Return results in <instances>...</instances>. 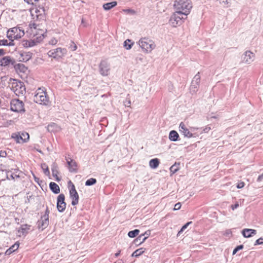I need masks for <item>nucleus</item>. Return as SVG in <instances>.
<instances>
[{"label":"nucleus","instance_id":"f257e3e1","mask_svg":"<svg viewBox=\"0 0 263 263\" xmlns=\"http://www.w3.org/2000/svg\"><path fill=\"white\" fill-rule=\"evenodd\" d=\"M8 86L18 97L23 96L26 92V87L24 82L16 79L10 78Z\"/></svg>","mask_w":263,"mask_h":263},{"label":"nucleus","instance_id":"bb28decb","mask_svg":"<svg viewBox=\"0 0 263 263\" xmlns=\"http://www.w3.org/2000/svg\"><path fill=\"white\" fill-rule=\"evenodd\" d=\"M179 137V134L175 130H171L169 134V139L172 141H177Z\"/></svg>","mask_w":263,"mask_h":263},{"label":"nucleus","instance_id":"864d4df0","mask_svg":"<svg viewBox=\"0 0 263 263\" xmlns=\"http://www.w3.org/2000/svg\"><path fill=\"white\" fill-rule=\"evenodd\" d=\"M239 206V203L236 202L234 204L231 205V207L232 210H234Z\"/></svg>","mask_w":263,"mask_h":263},{"label":"nucleus","instance_id":"680f3d73","mask_svg":"<svg viewBox=\"0 0 263 263\" xmlns=\"http://www.w3.org/2000/svg\"><path fill=\"white\" fill-rule=\"evenodd\" d=\"M5 54V50L3 49H0V57Z\"/></svg>","mask_w":263,"mask_h":263},{"label":"nucleus","instance_id":"49530a36","mask_svg":"<svg viewBox=\"0 0 263 263\" xmlns=\"http://www.w3.org/2000/svg\"><path fill=\"white\" fill-rule=\"evenodd\" d=\"M8 45V41L6 39L0 40V46H7Z\"/></svg>","mask_w":263,"mask_h":263},{"label":"nucleus","instance_id":"f3484780","mask_svg":"<svg viewBox=\"0 0 263 263\" xmlns=\"http://www.w3.org/2000/svg\"><path fill=\"white\" fill-rule=\"evenodd\" d=\"M13 67L17 73H26L28 70L27 67H26L24 64L21 63H16L15 60V64L13 65Z\"/></svg>","mask_w":263,"mask_h":263},{"label":"nucleus","instance_id":"6e6552de","mask_svg":"<svg viewBox=\"0 0 263 263\" xmlns=\"http://www.w3.org/2000/svg\"><path fill=\"white\" fill-rule=\"evenodd\" d=\"M10 109L12 111L18 113H22L25 111L23 102L18 99L11 101Z\"/></svg>","mask_w":263,"mask_h":263},{"label":"nucleus","instance_id":"ea45409f","mask_svg":"<svg viewBox=\"0 0 263 263\" xmlns=\"http://www.w3.org/2000/svg\"><path fill=\"white\" fill-rule=\"evenodd\" d=\"M192 223V221H190L187 222L186 224H185L184 226H182L180 230L178 232L177 235H180L183 231H184L187 227Z\"/></svg>","mask_w":263,"mask_h":263},{"label":"nucleus","instance_id":"20e7f679","mask_svg":"<svg viewBox=\"0 0 263 263\" xmlns=\"http://www.w3.org/2000/svg\"><path fill=\"white\" fill-rule=\"evenodd\" d=\"M186 18L187 16H184V13L176 10L171 16L169 21L172 27H176L181 25Z\"/></svg>","mask_w":263,"mask_h":263},{"label":"nucleus","instance_id":"1a4fd4ad","mask_svg":"<svg viewBox=\"0 0 263 263\" xmlns=\"http://www.w3.org/2000/svg\"><path fill=\"white\" fill-rule=\"evenodd\" d=\"M33 100L36 103L41 105H47L49 101L46 93L43 90L35 95L33 97Z\"/></svg>","mask_w":263,"mask_h":263},{"label":"nucleus","instance_id":"cd10ccee","mask_svg":"<svg viewBox=\"0 0 263 263\" xmlns=\"http://www.w3.org/2000/svg\"><path fill=\"white\" fill-rule=\"evenodd\" d=\"M159 163V160L158 158H154L149 161V165L151 168L155 169L158 167Z\"/></svg>","mask_w":263,"mask_h":263},{"label":"nucleus","instance_id":"39448f33","mask_svg":"<svg viewBox=\"0 0 263 263\" xmlns=\"http://www.w3.org/2000/svg\"><path fill=\"white\" fill-rule=\"evenodd\" d=\"M67 53V50L65 48L58 47L49 50L47 55L49 58H52L57 61L62 59Z\"/></svg>","mask_w":263,"mask_h":263},{"label":"nucleus","instance_id":"338daca9","mask_svg":"<svg viewBox=\"0 0 263 263\" xmlns=\"http://www.w3.org/2000/svg\"><path fill=\"white\" fill-rule=\"evenodd\" d=\"M114 263H124V262L122 260H120L118 262H115Z\"/></svg>","mask_w":263,"mask_h":263},{"label":"nucleus","instance_id":"0eeeda50","mask_svg":"<svg viewBox=\"0 0 263 263\" xmlns=\"http://www.w3.org/2000/svg\"><path fill=\"white\" fill-rule=\"evenodd\" d=\"M50 213L49 209L48 207H46L45 213L42 215L41 219L37 221V227L41 230H44L46 228L49 223V215Z\"/></svg>","mask_w":263,"mask_h":263},{"label":"nucleus","instance_id":"dca6fc26","mask_svg":"<svg viewBox=\"0 0 263 263\" xmlns=\"http://www.w3.org/2000/svg\"><path fill=\"white\" fill-rule=\"evenodd\" d=\"M179 132L182 134L184 137L187 138L195 137V135L194 134L192 133L191 130L186 128L185 125L183 123L181 122L179 125Z\"/></svg>","mask_w":263,"mask_h":263},{"label":"nucleus","instance_id":"a19ab883","mask_svg":"<svg viewBox=\"0 0 263 263\" xmlns=\"http://www.w3.org/2000/svg\"><path fill=\"white\" fill-rule=\"evenodd\" d=\"M211 129V128L209 126H206L204 128H200V133H208L210 130Z\"/></svg>","mask_w":263,"mask_h":263},{"label":"nucleus","instance_id":"69168bd1","mask_svg":"<svg viewBox=\"0 0 263 263\" xmlns=\"http://www.w3.org/2000/svg\"><path fill=\"white\" fill-rule=\"evenodd\" d=\"M120 253H121V250H119L117 253H116L115 254V257H118V256L120 255Z\"/></svg>","mask_w":263,"mask_h":263},{"label":"nucleus","instance_id":"423d86ee","mask_svg":"<svg viewBox=\"0 0 263 263\" xmlns=\"http://www.w3.org/2000/svg\"><path fill=\"white\" fill-rule=\"evenodd\" d=\"M139 45L142 50L146 52H150L156 47L154 43L146 37L141 39L139 41Z\"/></svg>","mask_w":263,"mask_h":263},{"label":"nucleus","instance_id":"5fc2aeb1","mask_svg":"<svg viewBox=\"0 0 263 263\" xmlns=\"http://www.w3.org/2000/svg\"><path fill=\"white\" fill-rule=\"evenodd\" d=\"M151 234V232L149 231H146L144 233L142 234L141 235H144L143 237H146V239Z\"/></svg>","mask_w":263,"mask_h":263},{"label":"nucleus","instance_id":"0e129e2a","mask_svg":"<svg viewBox=\"0 0 263 263\" xmlns=\"http://www.w3.org/2000/svg\"><path fill=\"white\" fill-rule=\"evenodd\" d=\"M33 177H34V181L37 182V183L39 184V178H38L37 177H36L34 175H33Z\"/></svg>","mask_w":263,"mask_h":263},{"label":"nucleus","instance_id":"72a5a7b5","mask_svg":"<svg viewBox=\"0 0 263 263\" xmlns=\"http://www.w3.org/2000/svg\"><path fill=\"white\" fill-rule=\"evenodd\" d=\"M41 168L43 170L44 173L46 176H49L50 175L48 166L45 163L41 164Z\"/></svg>","mask_w":263,"mask_h":263},{"label":"nucleus","instance_id":"a211bd4d","mask_svg":"<svg viewBox=\"0 0 263 263\" xmlns=\"http://www.w3.org/2000/svg\"><path fill=\"white\" fill-rule=\"evenodd\" d=\"M20 55L19 61L26 62L32 58V53L30 52H23L20 53Z\"/></svg>","mask_w":263,"mask_h":263},{"label":"nucleus","instance_id":"8fccbe9b","mask_svg":"<svg viewBox=\"0 0 263 263\" xmlns=\"http://www.w3.org/2000/svg\"><path fill=\"white\" fill-rule=\"evenodd\" d=\"M263 243V238H259L255 242V245H261Z\"/></svg>","mask_w":263,"mask_h":263},{"label":"nucleus","instance_id":"6e6d98bb","mask_svg":"<svg viewBox=\"0 0 263 263\" xmlns=\"http://www.w3.org/2000/svg\"><path fill=\"white\" fill-rule=\"evenodd\" d=\"M7 153L5 151H0V157H5Z\"/></svg>","mask_w":263,"mask_h":263},{"label":"nucleus","instance_id":"7c9ffc66","mask_svg":"<svg viewBox=\"0 0 263 263\" xmlns=\"http://www.w3.org/2000/svg\"><path fill=\"white\" fill-rule=\"evenodd\" d=\"M144 235H140L136 239L134 240V243L136 245H140L145 241L146 237H143Z\"/></svg>","mask_w":263,"mask_h":263},{"label":"nucleus","instance_id":"e433bc0d","mask_svg":"<svg viewBox=\"0 0 263 263\" xmlns=\"http://www.w3.org/2000/svg\"><path fill=\"white\" fill-rule=\"evenodd\" d=\"M97 182V180L95 178H90L86 180L85 182V185L86 186H90L92 185L95 184Z\"/></svg>","mask_w":263,"mask_h":263},{"label":"nucleus","instance_id":"c85d7f7f","mask_svg":"<svg viewBox=\"0 0 263 263\" xmlns=\"http://www.w3.org/2000/svg\"><path fill=\"white\" fill-rule=\"evenodd\" d=\"M22 34H20L19 35L17 34H14L12 32H10L9 31V30L8 29L7 32V37L11 41V40H18L22 37Z\"/></svg>","mask_w":263,"mask_h":263},{"label":"nucleus","instance_id":"5701e85b","mask_svg":"<svg viewBox=\"0 0 263 263\" xmlns=\"http://www.w3.org/2000/svg\"><path fill=\"white\" fill-rule=\"evenodd\" d=\"M30 226L28 224H23L21 226L20 229L18 230V235H25L27 233V231L30 229Z\"/></svg>","mask_w":263,"mask_h":263},{"label":"nucleus","instance_id":"4c0bfd02","mask_svg":"<svg viewBox=\"0 0 263 263\" xmlns=\"http://www.w3.org/2000/svg\"><path fill=\"white\" fill-rule=\"evenodd\" d=\"M12 138L15 140V141L20 143V141L21 140V136L19 133H13L11 135Z\"/></svg>","mask_w":263,"mask_h":263},{"label":"nucleus","instance_id":"f8f14e48","mask_svg":"<svg viewBox=\"0 0 263 263\" xmlns=\"http://www.w3.org/2000/svg\"><path fill=\"white\" fill-rule=\"evenodd\" d=\"M66 204L65 202V196L63 194H60L57 198V207L59 212H63L65 211Z\"/></svg>","mask_w":263,"mask_h":263},{"label":"nucleus","instance_id":"bf43d9fd","mask_svg":"<svg viewBox=\"0 0 263 263\" xmlns=\"http://www.w3.org/2000/svg\"><path fill=\"white\" fill-rule=\"evenodd\" d=\"M263 180V174L259 175L257 178V181L260 182Z\"/></svg>","mask_w":263,"mask_h":263},{"label":"nucleus","instance_id":"f03ea898","mask_svg":"<svg viewBox=\"0 0 263 263\" xmlns=\"http://www.w3.org/2000/svg\"><path fill=\"white\" fill-rule=\"evenodd\" d=\"M30 11L33 19L37 21H44L46 18L45 9L44 7L38 3L34 4L30 8Z\"/></svg>","mask_w":263,"mask_h":263},{"label":"nucleus","instance_id":"9d476101","mask_svg":"<svg viewBox=\"0 0 263 263\" xmlns=\"http://www.w3.org/2000/svg\"><path fill=\"white\" fill-rule=\"evenodd\" d=\"M200 82V76L199 72H198L192 81L190 88V91L192 95L195 94L198 91V88Z\"/></svg>","mask_w":263,"mask_h":263},{"label":"nucleus","instance_id":"b1692460","mask_svg":"<svg viewBox=\"0 0 263 263\" xmlns=\"http://www.w3.org/2000/svg\"><path fill=\"white\" fill-rule=\"evenodd\" d=\"M20 243L18 242H16L14 245H13L11 247H10L8 249H7L5 252V254L7 255H9L14 252L15 251L17 250L19 247Z\"/></svg>","mask_w":263,"mask_h":263},{"label":"nucleus","instance_id":"9b49d317","mask_svg":"<svg viewBox=\"0 0 263 263\" xmlns=\"http://www.w3.org/2000/svg\"><path fill=\"white\" fill-rule=\"evenodd\" d=\"M110 65L105 60H103L99 64V72L102 76H107L110 72Z\"/></svg>","mask_w":263,"mask_h":263},{"label":"nucleus","instance_id":"f704fd0d","mask_svg":"<svg viewBox=\"0 0 263 263\" xmlns=\"http://www.w3.org/2000/svg\"><path fill=\"white\" fill-rule=\"evenodd\" d=\"M179 163H175L174 165H173L170 168L171 172L172 174H175L176 173L179 169Z\"/></svg>","mask_w":263,"mask_h":263},{"label":"nucleus","instance_id":"a18cd8bd","mask_svg":"<svg viewBox=\"0 0 263 263\" xmlns=\"http://www.w3.org/2000/svg\"><path fill=\"white\" fill-rule=\"evenodd\" d=\"M69 48L73 51L77 50V46L73 41H71V44L69 46Z\"/></svg>","mask_w":263,"mask_h":263},{"label":"nucleus","instance_id":"a878e982","mask_svg":"<svg viewBox=\"0 0 263 263\" xmlns=\"http://www.w3.org/2000/svg\"><path fill=\"white\" fill-rule=\"evenodd\" d=\"M9 31H10V32H12L14 34H17L18 35H19L20 34H21V33H22V37L25 34L24 30H22L20 27H13L12 28L9 29Z\"/></svg>","mask_w":263,"mask_h":263},{"label":"nucleus","instance_id":"3c124183","mask_svg":"<svg viewBox=\"0 0 263 263\" xmlns=\"http://www.w3.org/2000/svg\"><path fill=\"white\" fill-rule=\"evenodd\" d=\"M181 204L180 202H178L175 204L174 210H178L181 208Z\"/></svg>","mask_w":263,"mask_h":263},{"label":"nucleus","instance_id":"09e8293b","mask_svg":"<svg viewBox=\"0 0 263 263\" xmlns=\"http://www.w3.org/2000/svg\"><path fill=\"white\" fill-rule=\"evenodd\" d=\"M9 79L10 78H8V77L7 76L2 77L1 78V82L2 83H3V82L5 83V82H8Z\"/></svg>","mask_w":263,"mask_h":263},{"label":"nucleus","instance_id":"603ef678","mask_svg":"<svg viewBox=\"0 0 263 263\" xmlns=\"http://www.w3.org/2000/svg\"><path fill=\"white\" fill-rule=\"evenodd\" d=\"M17 172L16 173H12L11 175H10V178L12 179H14L15 178H19L20 177V176L18 174H16Z\"/></svg>","mask_w":263,"mask_h":263},{"label":"nucleus","instance_id":"6ab92c4d","mask_svg":"<svg viewBox=\"0 0 263 263\" xmlns=\"http://www.w3.org/2000/svg\"><path fill=\"white\" fill-rule=\"evenodd\" d=\"M52 176L55 178L57 181L59 182L61 180V178L58 177V174H59V167L58 164L53 162L51 166Z\"/></svg>","mask_w":263,"mask_h":263},{"label":"nucleus","instance_id":"79ce46f5","mask_svg":"<svg viewBox=\"0 0 263 263\" xmlns=\"http://www.w3.org/2000/svg\"><path fill=\"white\" fill-rule=\"evenodd\" d=\"M39 42V41H35V40H29V42H28L29 47H33V46L36 45V44Z\"/></svg>","mask_w":263,"mask_h":263},{"label":"nucleus","instance_id":"c756f323","mask_svg":"<svg viewBox=\"0 0 263 263\" xmlns=\"http://www.w3.org/2000/svg\"><path fill=\"white\" fill-rule=\"evenodd\" d=\"M50 189L54 194H58L60 192V189L59 185L54 182H51L49 184Z\"/></svg>","mask_w":263,"mask_h":263},{"label":"nucleus","instance_id":"ddd939ff","mask_svg":"<svg viewBox=\"0 0 263 263\" xmlns=\"http://www.w3.org/2000/svg\"><path fill=\"white\" fill-rule=\"evenodd\" d=\"M255 58L254 54L250 51H246L242 56V62L245 64H251Z\"/></svg>","mask_w":263,"mask_h":263},{"label":"nucleus","instance_id":"de8ad7c7","mask_svg":"<svg viewBox=\"0 0 263 263\" xmlns=\"http://www.w3.org/2000/svg\"><path fill=\"white\" fill-rule=\"evenodd\" d=\"M28 42L29 40H23L22 42V46L25 48L29 47Z\"/></svg>","mask_w":263,"mask_h":263},{"label":"nucleus","instance_id":"4d7b16f0","mask_svg":"<svg viewBox=\"0 0 263 263\" xmlns=\"http://www.w3.org/2000/svg\"><path fill=\"white\" fill-rule=\"evenodd\" d=\"M198 129L200 130V128H197V127H190V130H191V132L192 133L193 132H196L197 130H198Z\"/></svg>","mask_w":263,"mask_h":263},{"label":"nucleus","instance_id":"4be33fe9","mask_svg":"<svg viewBox=\"0 0 263 263\" xmlns=\"http://www.w3.org/2000/svg\"><path fill=\"white\" fill-rule=\"evenodd\" d=\"M67 162L68 165L69 170L70 172H77V163L73 160H67Z\"/></svg>","mask_w":263,"mask_h":263},{"label":"nucleus","instance_id":"473e14b6","mask_svg":"<svg viewBox=\"0 0 263 263\" xmlns=\"http://www.w3.org/2000/svg\"><path fill=\"white\" fill-rule=\"evenodd\" d=\"M144 252V250L143 248H140L137 250H136L135 251H134L132 254V257H137L142 254Z\"/></svg>","mask_w":263,"mask_h":263},{"label":"nucleus","instance_id":"7ed1b4c3","mask_svg":"<svg viewBox=\"0 0 263 263\" xmlns=\"http://www.w3.org/2000/svg\"><path fill=\"white\" fill-rule=\"evenodd\" d=\"M174 6L177 11L184 13V16H187L190 13L192 8L191 0H176Z\"/></svg>","mask_w":263,"mask_h":263},{"label":"nucleus","instance_id":"052dcab7","mask_svg":"<svg viewBox=\"0 0 263 263\" xmlns=\"http://www.w3.org/2000/svg\"><path fill=\"white\" fill-rule=\"evenodd\" d=\"M14 45V40H11L9 43H8V45L7 46H11Z\"/></svg>","mask_w":263,"mask_h":263},{"label":"nucleus","instance_id":"37998d69","mask_svg":"<svg viewBox=\"0 0 263 263\" xmlns=\"http://www.w3.org/2000/svg\"><path fill=\"white\" fill-rule=\"evenodd\" d=\"M243 248V246L242 245H239L238 246H237L233 250V255H234L237 252H238V251L242 249Z\"/></svg>","mask_w":263,"mask_h":263},{"label":"nucleus","instance_id":"4468645a","mask_svg":"<svg viewBox=\"0 0 263 263\" xmlns=\"http://www.w3.org/2000/svg\"><path fill=\"white\" fill-rule=\"evenodd\" d=\"M15 64V59L10 56L4 57L0 59V66L7 67L9 65H13Z\"/></svg>","mask_w":263,"mask_h":263},{"label":"nucleus","instance_id":"58836bf2","mask_svg":"<svg viewBox=\"0 0 263 263\" xmlns=\"http://www.w3.org/2000/svg\"><path fill=\"white\" fill-rule=\"evenodd\" d=\"M21 140L23 142H26L27 140L29 138V135L27 133L24 132L22 133L21 135Z\"/></svg>","mask_w":263,"mask_h":263},{"label":"nucleus","instance_id":"774afa93","mask_svg":"<svg viewBox=\"0 0 263 263\" xmlns=\"http://www.w3.org/2000/svg\"><path fill=\"white\" fill-rule=\"evenodd\" d=\"M126 11H128V12H134V11L133 10L130 9H127V10H126Z\"/></svg>","mask_w":263,"mask_h":263},{"label":"nucleus","instance_id":"aec40b11","mask_svg":"<svg viewBox=\"0 0 263 263\" xmlns=\"http://www.w3.org/2000/svg\"><path fill=\"white\" fill-rule=\"evenodd\" d=\"M47 129L49 132L55 133L59 132L61 130L60 127L54 123H51L47 127Z\"/></svg>","mask_w":263,"mask_h":263},{"label":"nucleus","instance_id":"13d9d810","mask_svg":"<svg viewBox=\"0 0 263 263\" xmlns=\"http://www.w3.org/2000/svg\"><path fill=\"white\" fill-rule=\"evenodd\" d=\"M244 183L243 182H240L237 185V187L238 189H241V188H242L243 186H244Z\"/></svg>","mask_w":263,"mask_h":263},{"label":"nucleus","instance_id":"2f4dec72","mask_svg":"<svg viewBox=\"0 0 263 263\" xmlns=\"http://www.w3.org/2000/svg\"><path fill=\"white\" fill-rule=\"evenodd\" d=\"M134 43L132 42L131 40L127 39L124 42V47L127 49L129 50L132 48Z\"/></svg>","mask_w":263,"mask_h":263},{"label":"nucleus","instance_id":"c9c22d12","mask_svg":"<svg viewBox=\"0 0 263 263\" xmlns=\"http://www.w3.org/2000/svg\"><path fill=\"white\" fill-rule=\"evenodd\" d=\"M139 232V230L138 229L130 231L128 233V236L130 238H134L138 235Z\"/></svg>","mask_w":263,"mask_h":263},{"label":"nucleus","instance_id":"e2e57ef3","mask_svg":"<svg viewBox=\"0 0 263 263\" xmlns=\"http://www.w3.org/2000/svg\"><path fill=\"white\" fill-rule=\"evenodd\" d=\"M130 104V101H126L124 102V105L126 106H129Z\"/></svg>","mask_w":263,"mask_h":263},{"label":"nucleus","instance_id":"412c9836","mask_svg":"<svg viewBox=\"0 0 263 263\" xmlns=\"http://www.w3.org/2000/svg\"><path fill=\"white\" fill-rule=\"evenodd\" d=\"M256 231L253 229H245L242 231V234L245 237L249 238L256 234Z\"/></svg>","mask_w":263,"mask_h":263},{"label":"nucleus","instance_id":"2eb2a0df","mask_svg":"<svg viewBox=\"0 0 263 263\" xmlns=\"http://www.w3.org/2000/svg\"><path fill=\"white\" fill-rule=\"evenodd\" d=\"M69 193L70 197L72 199L71 204L72 205H77L79 202V195L73 184L72 185V186L70 189Z\"/></svg>","mask_w":263,"mask_h":263},{"label":"nucleus","instance_id":"393cba45","mask_svg":"<svg viewBox=\"0 0 263 263\" xmlns=\"http://www.w3.org/2000/svg\"><path fill=\"white\" fill-rule=\"evenodd\" d=\"M117 5V2L112 1L111 2L105 3L103 5V8L106 11L109 10Z\"/></svg>","mask_w":263,"mask_h":263},{"label":"nucleus","instance_id":"c03bdc74","mask_svg":"<svg viewBox=\"0 0 263 263\" xmlns=\"http://www.w3.org/2000/svg\"><path fill=\"white\" fill-rule=\"evenodd\" d=\"M39 0H24L28 4L32 5V6L35 4L39 3Z\"/></svg>","mask_w":263,"mask_h":263}]
</instances>
